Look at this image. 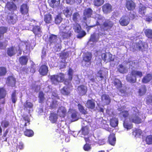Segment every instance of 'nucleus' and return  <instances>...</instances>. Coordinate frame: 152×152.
I'll list each match as a JSON object with an SVG mask.
<instances>
[{"mask_svg": "<svg viewBox=\"0 0 152 152\" xmlns=\"http://www.w3.org/2000/svg\"><path fill=\"white\" fill-rule=\"evenodd\" d=\"M96 25L100 26V30L101 32L98 33V35L100 36L106 34L105 32H109L113 30L114 26V23L110 19H106L101 24L97 22Z\"/></svg>", "mask_w": 152, "mask_h": 152, "instance_id": "nucleus-1", "label": "nucleus"}, {"mask_svg": "<svg viewBox=\"0 0 152 152\" xmlns=\"http://www.w3.org/2000/svg\"><path fill=\"white\" fill-rule=\"evenodd\" d=\"M50 78L52 84L56 85L59 83L64 81L65 75L63 73L60 72L56 75H51Z\"/></svg>", "mask_w": 152, "mask_h": 152, "instance_id": "nucleus-2", "label": "nucleus"}, {"mask_svg": "<svg viewBox=\"0 0 152 152\" xmlns=\"http://www.w3.org/2000/svg\"><path fill=\"white\" fill-rule=\"evenodd\" d=\"M92 57V54L90 52H87L83 55L82 63L84 64V66L88 67L91 65Z\"/></svg>", "mask_w": 152, "mask_h": 152, "instance_id": "nucleus-3", "label": "nucleus"}, {"mask_svg": "<svg viewBox=\"0 0 152 152\" xmlns=\"http://www.w3.org/2000/svg\"><path fill=\"white\" fill-rule=\"evenodd\" d=\"M73 29L75 32L78 34L77 37L78 38H81L86 34V33L85 31L81 30V26L80 24L78 23H76L74 24Z\"/></svg>", "mask_w": 152, "mask_h": 152, "instance_id": "nucleus-4", "label": "nucleus"}, {"mask_svg": "<svg viewBox=\"0 0 152 152\" xmlns=\"http://www.w3.org/2000/svg\"><path fill=\"white\" fill-rule=\"evenodd\" d=\"M30 124V119L28 115L22 117L20 120V126L21 128L26 129L28 126Z\"/></svg>", "mask_w": 152, "mask_h": 152, "instance_id": "nucleus-5", "label": "nucleus"}, {"mask_svg": "<svg viewBox=\"0 0 152 152\" xmlns=\"http://www.w3.org/2000/svg\"><path fill=\"white\" fill-rule=\"evenodd\" d=\"M102 59L104 62H106L113 61L114 59L113 58V56L110 52H105L102 53L101 55Z\"/></svg>", "mask_w": 152, "mask_h": 152, "instance_id": "nucleus-6", "label": "nucleus"}, {"mask_svg": "<svg viewBox=\"0 0 152 152\" xmlns=\"http://www.w3.org/2000/svg\"><path fill=\"white\" fill-rule=\"evenodd\" d=\"M139 113L137 112L133 114L129 118L130 121L136 124H139L142 123V119L139 117Z\"/></svg>", "mask_w": 152, "mask_h": 152, "instance_id": "nucleus-7", "label": "nucleus"}, {"mask_svg": "<svg viewBox=\"0 0 152 152\" xmlns=\"http://www.w3.org/2000/svg\"><path fill=\"white\" fill-rule=\"evenodd\" d=\"M130 18L127 15H123L119 21L120 25L122 26H126L129 23Z\"/></svg>", "mask_w": 152, "mask_h": 152, "instance_id": "nucleus-8", "label": "nucleus"}, {"mask_svg": "<svg viewBox=\"0 0 152 152\" xmlns=\"http://www.w3.org/2000/svg\"><path fill=\"white\" fill-rule=\"evenodd\" d=\"M125 7L128 11H133L135 9L136 5L132 0H129L126 1Z\"/></svg>", "mask_w": 152, "mask_h": 152, "instance_id": "nucleus-9", "label": "nucleus"}, {"mask_svg": "<svg viewBox=\"0 0 152 152\" xmlns=\"http://www.w3.org/2000/svg\"><path fill=\"white\" fill-rule=\"evenodd\" d=\"M93 12L92 10L90 8L85 9L83 12V20H86L87 18H91L93 14Z\"/></svg>", "mask_w": 152, "mask_h": 152, "instance_id": "nucleus-10", "label": "nucleus"}, {"mask_svg": "<svg viewBox=\"0 0 152 152\" xmlns=\"http://www.w3.org/2000/svg\"><path fill=\"white\" fill-rule=\"evenodd\" d=\"M77 91L78 94L83 96L86 95L87 91V88L86 86L83 85H81L77 87Z\"/></svg>", "mask_w": 152, "mask_h": 152, "instance_id": "nucleus-11", "label": "nucleus"}, {"mask_svg": "<svg viewBox=\"0 0 152 152\" xmlns=\"http://www.w3.org/2000/svg\"><path fill=\"white\" fill-rule=\"evenodd\" d=\"M73 74V70L72 69L69 68L68 71V79H66L65 80L64 83L66 85L69 84L71 81L72 80Z\"/></svg>", "mask_w": 152, "mask_h": 152, "instance_id": "nucleus-12", "label": "nucleus"}, {"mask_svg": "<svg viewBox=\"0 0 152 152\" xmlns=\"http://www.w3.org/2000/svg\"><path fill=\"white\" fill-rule=\"evenodd\" d=\"M31 31L35 34V36L39 37L41 36L42 33L41 28L40 26L38 25H33Z\"/></svg>", "mask_w": 152, "mask_h": 152, "instance_id": "nucleus-13", "label": "nucleus"}, {"mask_svg": "<svg viewBox=\"0 0 152 152\" xmlns=\"http://www.w3.org/2000/svg\"><path fill=\"white\" fill-rule=\"evenodd\" d=\"M102 11L105 14H108L112 11V6L109 3H106L102 7Z\"/></svg>", "mask_w": 152, "mask_h": 152, "instance_id": "nucleus-14", "label": "nucleus"}, {"mask_svg": "<svg viewBox=\"0 0 152 152\" xmlns=\"http://www.w3.org/2000/svg\"><path fill=\"white\" fill-rule=\"evenodd\" d=\"M66 112V109L63 106L59 107L57 111V113L59 116L62 118H64L65 117Z\"/></svg>", "mask_w": 152, "mask_h": 152, "instance_id": "nucleus-15", "label": "nucleus"}, {"mask_svg": "<svg viewBox=\"0 0 152 152\" xmlns=\"http://www.w3.org/2000/svg\"><path fill=\"white\" fill-rule=\"evenodd\" d=\"M8 10L14 12L16 10L17 7L16 4L12 2H7L6 5Z\"/></svg>", "mask_w": 152, "mask_h": 152, "instance_id": "nucleus-16", "label": "nucleus"}, {"mask_svg": "<svg viewBox=\"0 0 152 152\" xmlns=\"http://www.w3.org/2000/svg\"><path fill=\"white\" fill-rule=\"evenodd\" d=\"M58 37L57 35L53 34L50 35L48 39V43L50 46L55 44L56 43Z\"/></svg>", "mask_w": 152, "mask_h": 152, "instance_id": "nucleus-17", "label": "nucleus"}, {"mask_svg": "<svg viewBox=\"0 0 152 152\" xmlns=\"http://www.w3.org/2000/svg\"><path fill=\"white\" fill-rule=\"evenodd\" d=\"M101 99L102 102L105 105H109L111 102V99L108 94H102L101 96Z\"/></svg>", "mask_w": 152, "mask_h": 152, "instance_id": "nucleus-18", "label": "nucleus"}, {"mask_svg": "<svg viewBox=\"0 0 152 152\" xmlns=\"http://www.w3.org/2000/svg\"><path fill=\"white\" fill-rule=\"evenodd\" d=\"M39 73L42 76L46 75L48 72L47 66L45 65H42L39 67Z\"/></svg>", "mask_w": 152, "mask_h": 152, "instance_id": "nucleus-19", "label": "nucleus"}, {"mask_svg": "<svg viewBox=\"0 0 152 152\" xmlns=\"http://www.w3.org/2000/svg\"><path fill=\"white\" fill-rule=\"evenodd\" d=\"M112 83V85L115 86L117 89H119L122 87L121 82L118 79H114Z\"/></svg>", "mask_w": 152, "mask_h": 152, "instance_id": "nucleus-20", "label": "nucleus"}, {"mask_svg": "<svg viewBox=\"0 0 152 152\" xmlns=\"http://www.w3.org/2000/svg\"><path fill=\"white\" fill-rule=\"evenodd\" d=\"M28 7L26 4H23L20 7V12L23 15L28 14Z\"/></svg>", "mask_w": 152, "mask_h": 152, "instance_id": "nucleus-21", "label": "nucleus"}, {"mask_svg": "<svg viewBox=\"0 0 152 152\" xmlns=\"http://www.w3.org/2000/svg\"><path fill=\"white\" fill-rule=\"evenodd\" d=\"M71 90L68 86H64L60 90L61 94L64 96H68L70 95Z\"/></svg>", "mask_w": 152, "mask_h": 152, "instance_id": "nucleus-22", "label": "nucleus"}, {"mask_svg": "<svg viewBox=\"0 0 152 152\" xmlns=\"http://www.w3.org/2000/svg\"><path fill=\"white\" fill-rule=\"evenodd\" d=\"M86 107L89 109H94L95 107V104L94 100L93 99H88L86 102Z\"/></svg>", "mask_w": 152, "mask_h": 152, "instance_id": "nucleus-23", "label": "nucleus"}, {"mask_svg": "<svg viewBox=\"0 0 152 152\" xmlns=\"http://www.w3.org/2000/svg\"><path fill=\"white\" fill-rule=\"evenodd\" d=\"M7 82L12 86H15L16 82V79L12 76H8L7 79Z\"/></svg>", "mask_w": 152, "mask_h": 152, "instance_id": "nucleus-24", "label": "nucleus"}, {"mask_svg": "<svg viewBox=\"0 0 152 152\" xmlns=\"http://www.w3.org/2000/svg\"><path fill=\"white\" fill-rule=\"evenodd\" d=\"M72 34L71 31H69L66 32L62 31L60 32V36L63 39H68L71 36Z\"/></svg>", "mask_w": 152, "mask_h": 152, "instance_id": "nucleus-25", "label": "nucleus"}, {"mask_svg": "<svg viewBox=\"0 0 152 152\" xmlns=\"http://www.w3.org/2000/svg\"><path fill=\"white\" fill-rule=\"evenodd\" d=\"M20 64L22 66L26 65L28 61V58L27 56H23L19 58Z\"/></svg>", "mask_w": 152, "mask_h": 152, "instance_id": "nucleus-26", "label": "nucleus"}, {"mask_svg": "<svg viewBox=\"0 0 152 152\" xmlns=\"http://www.w3.org/2000/svg\"><path fill=\"white\" fill-rule=\"evenodd\" d=\"M48 2L50 6L53 8L58 7L60 4V0H48Z\"/></svg>", "mask_w": 152, "mask_h": 152, "instance_id": "nucleus-27", "label": "nucleus"}, {"mask_svg": "<svg viewBox=\"0 0 152 152\" xmlns=\"http://www.w3.org/2000/svg\"><path fill=\"white\" fill-rule=\"evenodd\" d=\"M44 20L46 24L51 23L53 20L52 15L50 13H47L44 15Z\"/></svg>", "mask_w": 152, "mask_h": 152, "instance_id": "nucleus-28", "label": "nucleus"}, {"mask_svg": "<svg viewBox=\"0 0 152 152\" xmlns=\"http://www.w3.org/2000/svg\"><path fill=\"white\" fill-rule=\"evenodd\" d=\"M108 141L112 145H114L116 142L115 134L113 133L110 134L108 137Z\"/></svg>", "mask_w": 152, "mask_h": 152, "instance_id": "nucleus-29", "label": "nucleus"}, {"mask_svg": "<svg viewBox=\"0 0 152 152\" xmlns=\"http://www.w3.org/2000/svg\"><path fill=\"white\" fill-rule=\"evenodd\" d=\"M152 80V74L150 73L147 74L142 78V82L144 83H147L149 82Z\"/></svg>", "mask_w": 152, "mask_h": 152, "instance_id": "nucleus-30", "label": "nucleus"}, {"mask_svg": "<svg viewBox=\"0 0 152 152\" xmlns=\"http://www.w3.org/2000/svg\"><path fill=\"white\" fill-rule=\"evenodd\" d=\"M58 118L57 115L56 113H52L50 114L49 119L52 123H56L57 121Z\"/></svg>", "mask_w": 152, "mask_h": 152, "instance_id": "nucleus-31", "label": "nucleus"}, {"mask_svg": "<svg viewBox=\"0 0 152 152\" xmlns=\"http://www.w3.org/2000/svg\"><path fill=\"white\" fill-rule=\"evenodd\" d=\"M130 75L134 77H135L136 78L137 77H141L142 76V72L135 70H133L131 71Z\"/></svg>", "mask_w": 152, "mask_h": 152, "instance_id": "nucleus-32", "label": "nucleus"}, {"mask_svg": "<svg viewBox=\"0 0 152 152\" xmlns=\"http://www.w3.org/2000/svg\"><path fill=\"white\" fill-rule=\"evenodd\" d=\"M146 7L144 5L140 3L139 6L138 13L142 15H145L146 12Z\"/></svg>", "mask_w": 152, "mask_h": 152, "instance_id": "nucleus-33", "label": "nucleus"}, {"mask_svg": "<svg viewBox=\"0 0 152 152\" xmlns=\"http://www.w3.org/2000/svg\"><path fill=\"white\" fill-rule=\"evenodd\" d=\"M110 125L112 127H115L118 126V120L117 118L113 117L110 119Z\"/></svg>", "mask_w": 152, "mask_h": 152, "instance_id": "nucleus-34", "label": "nucleus"}, {"mask_svg": "<svg viewBox=\"0 0 152 152\" xmlns=\"http://www.w3.org/2000/svg\"><path fill=\"white\" fill-rule=\"evenodd\" d=\"M7 53V55L10 57H12L15 55L16 52L14 50V47L12 46L8 48Z\"/></svg>", "mask_w": 152, "mask_h": 152, "instance_id": "nucleus-35", "label": "nucleus"}, {"mask_svg": "<svg viewBox=\"0 0 152 152\" xmlns=\"http://www.w3.org/2000/svg\"><path fill=\"white\" fill-rule=\"evenodd\" d=\"M77 106L79 110L82 114L85 115L88 114L87 109H85L84 106L82 105L81 104L79 103L77 104Z\"/></svg>", "mask_w": 152, "mask_h": 152, "instance_id": "nucleus-36", "label": "nucleus"}, {"mask_svg": "<svg viewBox=\"0 0 152 152\" xmlns=\"http://www.w3.org/2000/svg\"><path fill=\"white\" fill-rule=\"evenodd\" d=\"M38 97L39 98V103L41 104L44 103L45 99V94L42 91H39Z\"/></svg>", "mask_w": 152, "mask_h": 152, "instance_id": "nucleus-37", "label": "nucleus"}, {"mask_svg": "<svg viewBox=\"0 0 152 152\" xmlns=\"http://www.w3.org/2000/svg\"><path fill=\"white\" fill-rule=\"evenodd\" d=\"M7 94V91L4 87H0V99H4Z\"/></svg>", "mask_w": 152, "mask_h": 152, "instance_id": "nucleus-38", "label": "nucleus"}, {"mask_svg": "<svg viewBox=\"0 0 152 152\" xmlns=\"http://www.w3.org/2000/svg\"><path fill=\"white\" fill-rule=\"evenodd\" d=\"M26 130L24 132V134L25 136L28 137H32L34 135V132L33 131L30 129H25Z\"/></svg>", "mask_w": 152, "mask_h": 152, "instance_id": "nucleus-39", "label": "nucleus"}, {"mask_svg": "<svg viewBox=\"0 0 152 152\" xmlns=\"http://www.w3.org/2000/svg\"><path fill=\"white\" fill-rule=\"evenodd\" d=\"M7 31V28L4 26L0 27V40H1V38L3 37L4 34L6 33Z\"/></svg>", "mask_w": 152, "mask_h": 152, "instance_id": "nucleus-40", "label": "nucleus"}, {"mask_svg": "<svg viewBox=\"0 0 152 152\" xmlns=\"http://www.w3.org/2000/svg\"><path fill=\"white\" fill-rule=\"evenodd\" d=\"M63 18H61V14H58L55 17L54 20L55 23L56 24L59 25L61 22Z\"/></svg>", "mask_w": 152, "mask_h": 152, "instance_id": "nucleus-41", "label": "nucleus"}, {"mask_svg": "<svg viewBox=\"0 0 152 152\" xmlns=\"http://www.w3.org/2000/svg\"><path fill=\"white\" fill-rule=\"evenodd\" d=\"M81 131L82 134L84 136L87 135L89 134V128L86 126L83 127L81 128Z\"/></svg>", "mask_w": 152, "mask_h": 152, "instance_id": "nucleus-42", "label": "nucleus"}, {"mask_svg": "<svg viewBox=\"0 0 152 152\" xmlns=\"http://www.w3.org/2000/svg\"><path fill=\"white\" fill-rule=\"evenodd\" d=\"M120 113L122 116L124 118V121H126L128 118L129 119V114L128 111L123 110Z\"/></svg>", "mask_w": 152, "mask_h": 152, "instance_id": "nucleus-43", "label": "nucleus"}, {"mask_svg": "<svg viewBox=\"0 0 152 152\" xmlns=\"http://www.w3.org/2000/svg\"><path fill=\"white\" fill-rule=\"evenodd\" d=\"M7 72V69L6 67L0 66V77L5 76Z\"/></svg>", "mask_w": 152, "mask_h": 152, "instance_id": "nucleus-44", "label": "nucleus"}, {"mask_svg": "<svg viewBox=\"0 0 152 152\" xmlns=\"http://www.w3.org/2000/svg\"><path fill=\"white\" fill-rule=\"evenodd\" d=\"M126 80L127 82L131 83H134L137 81V78L131 75L130 76H127L126 77Z\"/></svg>", "mask_w": 152, "mask_h": 152, "instance_id": "nucleus-45", "label": "nucleus"}, {"mask_svg": "<svg viewBox=\"0 0 152 152\" xmlns=\"http://www.w3.org/2000/svg\"><path fill=\"white\" fill-rule=\"evenodd\" d=\"M145 35L148 38L152 39V29H147L144 31Z\"/></svg>", "mask_w": 152, "mask_h": 152, "instance_id": "nucleus-46", "label": "nucleus"}, {"mask_svg": "<svg viewBox=\"0 0 152 152\" xmlns=\"http://www.w3.org/2000/svg\"><path fill=\"white\" fill-rule=\"evenodd\" d=\"M147 91L146 88L145 86H142L139 90L138 93L140 96H142L144 95Z\"/></svg>", "mask_w": 152, "mask_h": 152, "instance_id": "nucleus-47", "label": "nucleus"}, {"mask_svg": "<svg viewBox=\"0 0 152 152\" xmlns=\"http://www.w3.org/2000/svg\"><path fill=\"white\" fill-rule=\"evenodd\" d=\"M77 112L76 111H74L72 113L71 118H72V122L75 121L78 119L79 118L77 115Z\"/></svg>", "mask_w": 152, "mask_h": 152, "instance_id": "nucleus-48", "label": "nucleus"}, {"mask_svg": "<svg viewBox=\"0 0 152 152\" xmlns=\"http://www.w3.org/2000/svg\"><path fill=\"white\" fill-rule=\"evenodd\" d=\"M132 133L135 137H139L141 135L142 132L141 130L136 129L133 131Z\"/></svg>", "mask_w": 152, "mask_h": 152, "instance_id": "nucleus-49", "label": "nucleus"}, {"mask_svg": "<svg viewBox=\"0 0 152 152\" xmlns=\"http://www.w3.org/2000/svg\"><path fill=\"white\" fill-rule=\"evenodd\" d=\"M104 2V0H94L93 1L94 5L96 7L101 6Z\"/></svg>", "mask_w": 152, "mask_h": 152, "instance_id": "nucleus-50", "label": "nucleus"}, {"mask_svg": "<svg viewBox=\"0 0 152 152\" xmlns=\"http://www.w3.org/2000/svg\"><path fill=\"white\" fill-rule=\"evenodd\" d=\"M34 105L32 102H28L26 101L24 104V107L26 108H29V109L32 108L33 107Z\"/></svg>", "mask_w": 152, "mask_h": 152, "instance_id": "nucleus-51", "label": "nucleus"}, {"mask_svg": "<svg viewBox=\"0 0 152 152\" xmlns=\"http://www.w3.org/2000/svg\"><path fill=\"white\" fill-rule=\"evenodd\" d=\"M80 17V15L78 12H75L72 15V20L75 22H77L78 21V19Z\"/></svg>", "mask_w": 152, "mask_h": 152, "instance_id": "nucleus-52", "label": "nucleus"}, {"mask_svg": "<svg viewBox=\"0 0 152 152\" xmlns=\"http://www.w3.org/2000/svg\"><path fill=\"white\" fill-rule=\"evenodd\" d=\"M123 125L124 128L127 129V130L130 129L132 127V124H129L128 122H127L126 120L124 121Z\"/></svg>", "mask_w": 152, "mask_h": 152, "instance_id": "nucleus-53", "label": "nucleus"}, {"mask_svg": "<svg viewBox=\"0 0 152 152\" xmlns=\"http://www.w3.org/2000/svg\"><path fill=\"white\" fill-rule=\"evenodd\" d=\"M70 9L69 7H67L65 9L63 10V13L65 15L66 17L69 16L71 14L70 13Z\"/></svg>", "mask_w": 152, "mask_h": 152, "instance_id": "nucleus-54", "label": "nucleus"}, {"mask_svg": "<svg viewBox=\"0 0 152 152\" xmlns=\"http://www.w3.org/2000/svg\"><path fill=\"white\" fill-rule=\"evenodd\" d=\"M145 141L146 143L148 145L152 144V135L147 136L145 138Z\"/></svg>", "mask_w": 152, "mask_h": 152, "instance_id": "nucleus-55", "label": "nucleus"}, {"mask_svg": "<svg viewBox=\"0 0 152 152\" xmlns=\"http://www.w3.org/2000/svg\"><path fill=\"white\" fill-rule=\"evenodd\" d=\"M16 91L14 90L12 92L11 96V99L13 103H15L17 100V98L16 97Z\"/></svg>", "mask_w": 152, "mask_h": 152, "instance_id": "nucleus-56", "label": "nucleus"}, {"mask_svg": "<svg viewBox=\"0 0 152 152\" xmlns=\"http://www.w3.org/2000/svg\"><path fill=\"white\" fill-rule=\"evenodd\" d=\"M93 137L91 135L88 137H85L84 140L86 143H91L94 141L93 139Z\"/></svg>", "mask_w": 152, "mask_h": 152, "instance_id": "nucleus-57", "label": "nucleus"}, {"mask_svg": "<svg viewBox=\"0 0 152 152\" xmlns=\"http://www.w3.org/2000/svg\"><path fill=\"white\" fill-rule=\"evenodd\" d=\"M83 149L85 151H88L91 149V147L90 145L86 143L84 145Z\"/></svg>", "mask_w": 152, "mask_h": 152, "instance_id": "nucleus-58", "label": "nucleus"}, {"mask_svg": "<svg viewBox=\"0 0 152 152\" xmlns=\"http://www.w3.org/2000/svg\"><path fill=\"white\" fill-rule=\"evenodd\" d=\"M103 71L100 70H99L97 74L98 75L97 76L98 77H99L101 78V80L102 81L103 79L104 78V77H105V75H103Z\"/></svg>", "mask_w": 152, "mask_h": 152, "instance_id": "nucleus-59", "label": "nucleus"}, {"mask_svg": "<svg viewBox=\"0 0 152 152\" xmlns=\"http://www.w3.org/2000/svg\"><path fill=\"white\" fill-rule=\"evenodd\" d=\"M1 124L4 128H6L9 125V122L6 120L2 121Z\"/></svg>", "mask_w": 152, "mask_h": 152, "instance_id": "nucleus-60", "label": "nucleus"}, {"mask_svg": "<svg viewBox=\"0 0 152 152\" xmlns=\"http://www.w3.org/2000/svg\"><path fill=\"white\" fill-rule=\"evenodd\" d=\"M118 70L120 73H124L125 72V68L123 65L120 64L119 65Z\"/></svg>", "mask_w": 152, "mask_h": 152, "instance_id": "nucleus-61", "label": "nucleus"}, {"mask_svg": "<svg viewBox=\"0 0 152 152\" xmlns=\"http://www.w3.org/2000/svg\"><path fill=\"white\" fill-rule=\"evenodd\" d=\"M146 102L148 105H149L151 103H152V95H149L147 97Z\"/></svg>", "mask_w": 152, "mask_h": 152, "instance_id": "nucleus-62", "label": "nucleus"}, {"mask_svg": "<svg viewBox=\"0 0 152 152\" xmlns=\"http://www.w3.org/2000/svg\"><path fill=\"white\" fill-rule=\"evenodd\" d=\"M89 41H92L93 42H97V41L96 40V37L95 34L91 35Z\"/></svg>", "mask_w": 152, "mask_h": 152, "instance_id": "nucleus-63", "label": "nucleus"}, {"mask_svg": "<svg viewBox=\"0 0 152 152\" xmlns=\"http://www.w3.org/2000/svg\"><path fill=\"white\" fill-rule=\"evenodd\" d=\"M137 48L138 49L139 51L142 52L145 51V50H144V48H142V45H141V42L138 44L137 46Z\"/></svg>", "mask_w": 152, "mask_h": 152, "instance_id": "nucleus-64", "label": "nucleus"}]
</instances>
